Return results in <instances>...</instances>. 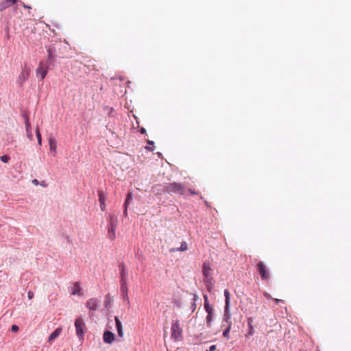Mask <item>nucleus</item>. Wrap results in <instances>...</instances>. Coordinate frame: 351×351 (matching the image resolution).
Returning a JSON list of instances; mask_svg holds the SVG:
<instances>
[{
	"label": "nucleus",
	"instance_id": "nucleus-30",
	"mask_svg": "<svg viewBox=\"0 0 351 351\" xmlns=\"http://www.w3.org/2000/svg\"><path fill=\"white\" fill-rule=\"evenodd\" d=\"M0 160L3 162H5V163H7L9 160H10V157L7 155H4V156H2L0 157Z\"/></svg>",
	"mask_w": 351,
	"mask_h": 351
},
{
	"label": "nucleus",
	"instance_id": "nucleus-41",
	"mask_svg": "<svg viewBox=\"0 0 351 351\" xmlns=\"http://www.w3.org/2000/svg\"><path fill=\"white\" fill-rule=\"evenodd\" d=\"M148 143L150 144V145H153L154 144V142L153 141H148Z\"/></svg>",
	"mask_w": 351,
	"mask_h": 351
},
{
	"label": "nucleus",
	"instance_id": "nucleus-4",
	"mask_svg": "<svg viewBox=\"0 0 351 351\" xmlns=\"http://www.w3.org/2000/svg\"><path fill=\"white\" fill-rule=\"evenodd\" d=\"M256 269L263 280H269V278H270L269 272L267 269V267L263 262L259 261L257 263Z\"/></svg>",
	"mask_w": 351,
	"mask_h": 351
},
{
	"label": "nucleus",
	"instance_id": "nucleus-36",
	"mask_svg": "<svg viewBox=\"0 0 351 351\" xmlns=\"http://www.w3.org/2000/svg\"><path fill=\"white\" fill-rule=\"evenodd\" d=\"M215 349H216V346L215 345H213V346H210L209 351H215Z\"/></svg>",
	"mask_w": 351,
	"mask_h": 351
},
{
	"label": "nucleus",
	"instance_id": "nucleus-13",
	"mask_svg": "<svg viewBox=\"0 0 351 351\" xmlns=\"http://www.w3.org/2000/svg\"><path fill=\"white\" fill-rule=\"evenodd\" d=\"M230 306H225L224 307V314H223V320L226 322L227 325H232L231 322V313L230 310Z\"/></svg>",
	"mask_w": 351,
	"mask_h": 351
},
{
	"label": "nucleus",
	"instance_id": "nucleus-33",
	"mask_svg": "<svg viewBox=\"0 0 351 351\" xmlns=\"http://www.w3.org/2000/svg\"><path fill=\"white\" fill-rule=\"evenodd\" d=\"M27 297L29 300L34 298V293L32 291H29L27 293Z\"/></svg>",
	"mask_w": 351,
	"mask_h": 351
},
{
	"label": "nucleus",
	"instance_id": "nucleus-35",
	"mask_svg": "<svg viewBox=\"0 0 351 351\" xmlns=\"http://www.w3.org/2000/svg\"><path fill=\"white\" fill-rule=\"evenodd\" d=\"M264 296L267 299H273L272 297L268 293L266 292L264 293Z\"/></svg>",
	"mask_w": 351,
	"mask_h": 351
},
{
	"label": "nucleus",
	"instance_id": "nucleus-2",
	"mask_svg": "<svg viewBox=\"0 0 351 351\" xmlns=\"http://www.w3.org/2000/svg\"><path fill=\"white\" fill-rule=\"evenodd\" d=\"M165 191L168 193L184 195L185 192L184 187L182 184L177 182L169 183L165 186Z\"/></svg>",
	"mask_w": 351,
	"mask_h": 351
},
{
	"label": "nucleus",
	"instance_id": "nucleus-18",
	"mask_svg": "<svg viewBox=\"0 0 351 351\" xmlns=\"http://www.w3.org/2000/svg\"><path fill=\"white\" fill-rule=\"evenodd\" d=\"M25 129L27 132V138L32 141L33 139V134L31 131V124L30 121L28 117H26L25 119Z\"/></svg>",
	"mask_w": 351,
	"mask_h": 351
},
{
	"label": "nucleus",
	"instance_id": "nucleus-32",
	"mask_svg": "<svg viewBox=\"0 0 351 351\" xmlns=\"http://www.w3.org/2000/svg\"><path fill=\"white\" fill-rule=\"evenodd\" d=\"M47 53H48V57L49 59H52L53 58V54H52V50L51 49H47Z\"/></svg>",
	"mask_w": 351,
	"mask_h": 351
},
{
	"label": "nucleus",
	"instance_id": "nucleus-40",
	"mask_svg": "<svg viewBox=\"0 0 351 351\" xmlns=\"http://www.w3.org/2000/svg\"><path fill=\"white\" fill-rule=\"evenodd\" d=\"M189 192H190L191 194H193V195L196 194V193H195V191H192V190H191V189H189Z\"/></svg>",
	"mask_w": 351,
	"mask_h": 351
},
{
	"label": "nucleus",
	"instance_id": "nucleus-6",
	"mask_svg": "<svg viewBox=\"0 0 351 351\" xmlns=\"http://www.w3.org/2000/svg\"><path fill=\"white\" fill-rule=\"evenodd\" d=\"M48 73V68L45 67L43 62H40L39 66L36 70V74L38 77H40V80H43L46 77Z\"/></svg>",
	"mask_w": 351,
	"mask_h": 351
},
{
	"label": "nucleus",
	"instance_id": "nucleus-39",
	"mask_svg": "<svg viewBox=\"0 0 351 351\" xmlns=\"http://www.w3.org/2000/svg\"><path fill=\"white\" fill-rule=\"evenodd\" d=\"M23 6L25 8L31 9V7H30V6L27 5H25V4H23Z\"/></svg>",
	"mask_w": 351,
	"mask_h": 351
},
{
	"label": "nucleus",
	"instance_id": "nucleus-26",
	"mask_svg": "<svg viewBox=\"0 0 351 351\" xmlns=\"http://www.w3.org/2000/svg\"><path fill=\"white\" fill-rule=\"evenodd\" d=\"M231 327H232V325H230V324L227 325L226 329L223 332V336L224 337L229 339V332L230 331Z\"/></svg>",
	"mask_w": 351,
	"mask_h": 351
},
{
	"label": "nucleus",
	"instance_id": "nucleus-19",
	"mask_svg": "<svg viewBox=\"0 0 351 351\" xmlns=\"http://www.w3.org/2000/svg\"><path fill=\"white\" fill-rule=\"evenodd\" d=\"M81 291H82V288L80 285V283L77 282H75L72 287L71 294L80 295H82Z\"/></svg>",
	"mask_w": 351,
	"mask_h": 351
},
{
	"label": "nucleus",
	"instance_id": "nucleus-17",
	"mask_svg": "<svg viewBox=\"0 0 351 351\" xmlns=\"http://www.w3.org/2000/svg\"><path fill=\"white\" fill-rule=\"evenodd\" d=\"M98 196H99V201L100 202L101 209V210L104 211L106 209V204H105L106 195L101 191H99Z\"/></svg>",
	"mask_w": 351,
	"mask_h": 351
},
{
	"label": "nucleus",
	"instance_id": "nucleus-9",
	"mask_svg": "<svg viewBox=\"0 0 351 351\" xmlns=\"http://www.w3.org/2000/svg\"><path fill=\"white\" fill-rule=\"evenodd\" d=\"M128 288L127 285V280H121V293L124 300H127L129 302L128 297Z\"/></svg>",
	"mask_w": 351,
	"mask_h": 351
},
{
	"label": "nucleus",
	"instance_id": "nucleus-37",
	"mask_svg": "<svg viewBox=\"0 0 351 351\" xmlns=\"http://www.w3.org/2000/svg\"><path fill=\"white\" fill-rule=\"evenodd\" d=\"M32 183H33L34 184H35V185H38V184H39V182H38V180L37 179H34V180H32Z\"/></svg>",
	"mask_w": 351,
	"mask_h": 351
},
{
	"label": "nucleus",
	"instance_id": "nucleus-42",
	"mask_svg": "<svg viewBox=\"0 0 351 351\" xmlns=\"http://www.w3.org/2000/svg\"><path fill=\"white\" fill-rule=\"evenodd\" d=\"M41 185H42L43 186H46V185L44 184V182L41 183Z\"/></svg>",
	"mask_w": 351,
	"mask_h": 351
},
{
	"label": "nucleus",
	"instance_id": "nucleus-21",
	"mask_svg": "<svg viewBox=\"0 0 351 351\" xmlns=\"http://www.w3.org/2000/svg\"><path fill=\"white\" fill-rule=\"evenodd\" d=\"M204 308L207 313L210 314V312H213V308L209 304L207 295H204Z\"/></svg>",
	"mask_w": 351,
	"mask_h": 351
},
{
	"label": "nucleus",
	"instance_id": "nucleus-38",
	"mask_svg": "<svg viewBox=\"0 0 351 351\" xmlns=\"http://www.w3.org/2000/svg\"><path fill=\"white\" fill-rule=\"evenodd\" d=\"M141 134H145V133L146 132L145 129V128H142L141 129Z\"/></svg>",
	"mask_w": 351,
	"mask_h": 351
},
{
	"label": "nucleus",
	"instance_id": "nucleus-7",
	"mask_svg": "<svg viewBox=\"0 0 351 351\" xmlns=\"http://www.w3.org/2000/svg\"><path fill=\"white\" fill-rule=\"evenodd\" d=\"M86 306L90 311H97L99 307V301L95 298H90L86 302Z\"/></svg>",
	"mask_w": 351,
	"mask_h": 351
},
{
	"label": "nucleus",
	"instance_id": "nucleus-10",
	"mask_svg": "<svg viewBox=\"0 0 351 351\" xmlns=\"http://www.w3.org/2000/svg\"><path fill=\"white\" fill-rule=\"evenodd\" d=\"M19 0H0V12L10 7Z\"/></svg>",
	"mask_w": 351,
	"mask_h": 351
},
{
	"label": "nucleus",
	"instance_id": "nucleus-15",
	"mask_svg": "<svg viewBox=\"0 0 351 351\" xmlns=\"http://www.w3.org/2000/svg\"><path fill=\"white\" fill-rule=\"evenodd\" d=\"M214 279L213 276L204 277V282L208 291H211L214 287Z\"/></svg>",
	"mask_w": 351,
	"mask_h": 351
},
{
	"label": "nucleus",
	"instance_id": "nucleus-20",
	"mask_svg": "<svg viewBox=\"0 0 351 351\" xmlns=\"http://www.w3.org/2000/svg\"><path fill=\"white\" fill-rule=\"evenodd\" d=\"M62 330V329L60 327L56 328L49 337V341L51 342L55 340L60 335Z\"/></svg>",
	"mask_w": 351,
	"mask_h": 351
},
{
	"label": "nucleus",
	"instance_id": "nucleus-16",
	"mask_svg": "<svg viewBox=\"0 0 351 351\" xmlns=\"http://www.w3.org/2000/svg\"><path fill=\"white\" fill-rule=\"evenodd\" d=\"M114 320H115V323H116V327H117V330L118 335H119L120 337H123L124 333H123V330L122 323H121V322L119 320V319L118 318V317H115Z\"/></svg>",
	"mask_w": 351,
	"mask_h": 351
},
{
	"label": "nucleus",
	"instance_id": "nucleus-34",
	"mask_svg": "<svg viewBox=\"0 0 351 351\" xmlns=\"http://www.w3.org/2000/svg\"><path fill=\"white\" fill-rule=\"evenodd\" d=\"M273 300H274V302H275V303L276 304H279V302H284L283 300H280V299L275 298V299H273Z\"/></svg>",
	"mask_w": 351,
	"mask_h": 351
},
{
	"label": "nucleus",
	"instance_id": "nucleus-14",
	"mask_svg": "<svg viewBox=\"0 0 351 351\" xmlns=\"http://www.w3.org/2000/svg\"><path fill=\"white\" fill-rule=\"evenodd\" d=\"M114 340V335L110 331H105L104 333V341L105 343H111Z\"/></svg>",
	"mask_w": 351,
	"mask_h": 351
},
{
	"label": "nucleus",
	"instance_id": "nucleus-31",
	"mask_svg": "<svg viewBox=\"0 0 351 351\" xmlns=\"http://www.w3.org/2000/svg\"><path fill=\"white\" fill-rule=\"evenodd\" d=\"M19 326L16 325L12 326L11 330L14 332H16L19 330Z\"/></svg>",
	"mask_w": 351,
	"mask_h": 351
},
{
	"label": "nucleus",
	"instance_id": "nucleus-22",
	"mask_svg": "<svg viewBox=\"0 0 351 351\" xmlns=\"http://www.w3.org/2000/svg\"><path fill=\"white\" fill-rule=\"evenodd\" d=\"M187 249H188L187 243L185 241H183L181 243V245L179 248H177V249L172 248L170 250V252H175L176 251L184 252V251L187 250Z\"/></svg>",
	"mask_w": 351,
	"mask_h": 351
},
{
	"label": "nucleus",
	"instance_id": "nucleus-11",
	"mask_svg": "<svg viewBox=\"0 0 351 351\" xmlns=\"http://www.w3.org/2000/svg\"><path fill=\"white\" fill-rule=\"evenodd\" d=\"M202 272L204 277L212 276L213 269L210 267L208 262H205L203 264Z\"/></svg>",
	"mask_w": 351,
	"mask_h": 351
},
{
	"label": "nucleus",
	"instance_id": "nucleus-24",
	"mask_svg": "<svg viewBox=\"0 0 351 351\" xmlns=\"http://www.w3.org/2000/svg\"><path fill=\"white\" fill-rule=\"evenodd\" d=\"M225 306H230V293L228 289L224 291Z\"/></svg>",
	"mask_w": 351,
	"mask_h": 351
},
{
	"label": "nucleus",
	"instance_id": "nucleus-27",
	"mask_svg": "<svg viewBox=\"0 0 351 351\" xmlns=\"http://www.w3.org/2000/svg\"><path fill=\"white\" fill-rule=\"evenodd\" d=\"M213 312H210V314L208 313V315L206 316V323H207V325L208 327L211 326V323L213 321Z\"/></svg>",
	"mask_w": 351,
	"mask_h": 351
},
{
	"label": "nucleus",
	"instance_id": "nucleus-8",
	"mask_svg": "<svg viewBox=\"0 0 351 351\" xmlns=\"http://www.w3.org/2000/svg\"><path fill=\"white\" fill-rule=\"evenodd\" d=\"M29 71L26 67L24 68L18 76V82L22 85L29 77Z\"/></svg>",
	"mask_w": 351,
	"mask_h": 351
},
{
	"label": "nucleus",
	"instance_id": "nucleus-23",
	"mask_svg": "<svg viewBox=\"0 0 351 351\" xmlns=\"http://www.w3.org/2000/svg\"><path fill=\"white\" fill-rule=\"evenodd\" d=\"M253 319L252 318H248L247 319V325H248V332L247 335L250 336L252 335L254 332V329L252 326Z\"/></svg>",
	"mask_w": 351,
	"mask_h": 351
},
{
	"label": "nucleus",
	"instance_id": "nucleus-12",
	"mask_svg": "<svg viewBox=\"0 0 351 351\" xmlns=\"http://www.w3.org/2000/svg\"><path fill=\"white\" fill-rule=\"evenodd\" d=\"M49 145L50 152L53 154V156H56L57 154V141L54 138H49Z\"/></svg>",
	"mask_w": 351,
	"mask_h": 351
},
{
	"label": "nucleus",
	"instance_id": "nucleus-28",
	"mask_svg": "<svg viewBox=\"0 0 351 351\" xmlns=\"http://www.w3.org/2000/svg\"><path fill=\"white\" fill-rule=\"evenodd\" d=\"M127 277V272L125 271V269L123 266H122V268L121 269V280H126Z\"/></svg>",
	"mask_w": 351,
	"mask_h": 351
},
{
	"label": "nucleus",
	"instance_id": "nucleus-25",
	"mask_svg": "<svg viewBox=\"0 0 351 351\" xmlns=\"http://www.w3.org/2000/svg\"><path fill=\"white\" fill-rule=\"evenodd\" d=\"M132 193H128V197L125 202V211H124L125 215H127V205H128V204H129V202L132 199Z\"/></svg>",
	"mask_w": 351,
	"mask_h": 351
},
{
	"label": "nucleus",
	"instance_id": "nucleus-29",
	"mask_svg": "<svg viewBox=\"0 0 351 351\" xmlns=\"http://www.w3.org/2000/svg\"><path fill=\"white\" fill-rule=\"evenodd\" d=\"M36 137H37V139H38V143L40 145H41V143H42V138H41V134H40V132L39 131V128L38 127H36Z\"/></svg>",
	"mask_w": 351,
	"mask_h": 351
},
{
	"label": "nucleus",
	"instance_id": "nucleus-5",
	"mask_svg": "<svg viewBox=\"0 0 351 351\" xmlns=\"http://www.w3.org/2000/svg\"><path fill=\"white\" fill-rule=\"evenodd\" d=\"M76 335L80 339H83L84 334L85 324L82 318H77L75 321Z\"/></svg>",
	"mask_w": 351,
	"mask_h": 351
},
{
	"label": "nucleus",
	"instance_id": "nucleus-1",
	"mask_svg": "<svg viewBox=\"0 0 351 351\" xmlns=\"http://www.w3.org/2000/svg\"><path fill=\"white\" fill-rule=\"evenodd\" d=\"M108 226V236L111 241H114L116 238V228L118 225L117 217L114 215H109Z\"/></svg>",
	"mask_w": 351,
	"mask_h": 351
},
{
	"label": "nucleus",
	"instance_id": "nucleus-3",
	"mask_svg": "<svg viewBox=\"0 0 351 351\" xmlns=\"http://www.w3.org/2000/svg\"><path fill=\"white\" fill-rule=\"evenodd\" d=\"M171 337L175 341H180L182 338V328L178 320H174L171 324Z\"/></svg>",
	"mask_w": 351,
	"mask_h": 351
}]
</instances>
